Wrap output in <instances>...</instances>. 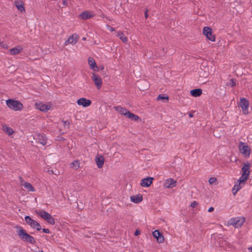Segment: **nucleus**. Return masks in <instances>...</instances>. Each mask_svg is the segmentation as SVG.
Segmentation results:
<instances>
[{
  "instance_id": "29",
  "label": "nucleus",
  "mask_w": 252,
  "mask_h": 252,
  "mask_svg": "<svg viewBox=\"0 0 252 252\" xmlns=\"http://www.w3.org/2000/svg\"><path fill=\"white\" fill-rule=\"evenodd\" d=\"M22 50V48L21 46H17L13 49L10 50V52L12 55H16L20 53Z\"/></svg>"
},
{
  "instance_id": "48",
  "label": "nucleus",
  "mask_w": 252,
  "mask_h": 252,
  "mask_svg": "<svg viewBox=\"0 0 252 252\" xmlns=\"http://www.w3.org/2000/svg\"><path fill=\"white\" fill-rule=\"evenodd\" d=\"M40 252H44L43 251H41Z\"/></svg>"
},
{
  "instance_id": "39",
  "label": "nucleus",
  "mask_w": 252,
  "mask_h": 252,
  "mask_svg": "<svg viewBox=\"0 0 252 252\" xmlns=\"http://www.w3.org/2000/svg\"><path fill=\"white\" fill-rule=\"evenodd\" d=\"M140 231H139V230H136V231H135V233H134V235H135V236H137V235H139V234H140Z\"/></svg>"
},
{
  "instance_id": "44",
  "label": "nucleus",
  "mask_w": 252,
  "mask_h": 252,
  "mask_svg": "<svg viewBox=\"0 0 252 252\" xmlns=\"http://www.w3.org/2000/svg\"><path fill=\"white\" fill-rule=\"evenodd\" d=\"M148 16V13H147V11H146L145 13V17L146 18H147Z\"/></svg>"
},
{
  "instance_id": "28",
  "label": "nucleus",
  "mask_w": 252,
  "mask_h": 252,
  "mask_svg": "<svg viewBox=\"0 0 252 252\" xmlns=\"http://www.w3.org/2000/svg\"><path fill=\"white\" fill-rule=\"evenodd\" d=\"M117 36H118L123 42L126 43L127 42V38L123 32H118Z\"/></svg>"
},
{
  "instance_id": "38",
  "label": "nucleus",
  "mask_w": 252,
  "mask_h": 252,
  "mask_svg": "<svg viewBox=\"0 0 252 252\" xmlns=\"http://www.w3.org/2000/svg\"><path fill=\"white\" fill-rule=\"evenodd\" d=\"M43 231L46 233H48L50 232L49 230L48 229H46V228H43Z\"/></svg>"
},
{
  "instance_id": "20",
  "label": "nucleus",
  "mask_w": 252,
  "mask_h": 252,
  "mask_svg": "<svg viewBox=\"0 0 252 252\" xmlns=\"http://www.w3.org/2000/svg\"><path fill=\"white\" fill-rule=\"evenodd\" d=\"M93 16H94V14H93L92 12L88 11H86L82 13L79 15V17L81 19L86 20V19H89V18L93 17Z\"/></svg>"
},
{
  "instance_id": "12",
  "label": "nucleus",
  "mask_w": 252,
  "mask_h": 252,
  "mask_svg": "<svg viewBox=\"0 0 252 252\" xmlns=\"http://www.w3.org/2000/svg\"><path fill=\"white\" fill-rule=\"evenodd\" d=\"M240 106L241 107L244 114H248L249 113V103L248 100L245 98H241L240 99Z\"/></svg>"
},
{
  "instance_id": "11",
  "label": "nucleus",
  "mask_w": 252,
  "mask_h": 252,
  "mask_svg": "<svg viewBox=\"0 0 252 252\" xmlns=\"http://www.w3.org/2000/svg\"><path fill=\"white\" fill-rule=\"evenodd\" d=\"M91 79L97 89L101 88L102 85V78L94 73H92Z\"/></svg>"
},
{
  "instance_id": "22",
  "label": "nucleus",
  "mask_w": 252,
  "mask_h": 252,
  "mask_svg": "<svg viewBox=\"0 0 252 252\" xmlns=\"http://www.w3.org/2000/svg\"><path fill=\"white\" fill-rule=\"evenodd\" d=\"M114 109L116 111H117V112L120 113L121 114L125 115L126 117L127 115V113H128V111H129L126 109L125 108H123V107H122L121 106H115V107H114Z\"/></svg>"
},
{
  "instance_id": "17",
  "label": "nucleus",
  "mask_w": 252,
  "mask_h": 252,
  "mask_svg": "<svg viewBox=\"0 0 252 252\" xmlns=\"http://www.w3.org/2000/svg\"><path fill=\"white\" fill-rule=\"evenodd\" d=\"M153 180L154 178L152 177L143 179L141 181L140 185L143 187H149L152 184Z\"/></svg>"
},
{
  "instance_id": "16",
  "label": "nucleus",
  "mask_w": 252,
  "mask_h": 252,
  "mask_svg": "<svg viewBox=\"0 0 252 252\" xmlns=\"http://www.w3.org/2000/svg\"><path fill=\"white\" fill-rule=\"evenodd\" d=\"M153 235L158 243H162L164 242V238L163 235L160 233L158 230H155L153 232Z\"/></svg>"
},
{
  "instance_id": "2",
  "label": "nucleus",
  "mask_w": 252,
  "mask_h": 252,
  "mask_svg": "<svg viewBox=\"0 0 252 252\" xmlns=\"http://www.w3.org/2000/svg\"><path fill=\"white\" fill-rule=\"evenodd\" d=\"M16 232L20 238L23 241H26L32 244L35 243V241L34 238L28 234L26 231L21 226L16 227Z\"/></svg>"
},
{
  "instance_id": "43",
  "label": "nucleus",
  "mask_w": 252,
  "mask_h": 252,
  "mask_svg": "<svg viewBox=\"0 0 252 252\" xmlns=\"http://www.w3.org/2000/svg\"><path fill=\"white\" fill-rule=\"evenodd\" d=\"M248 250L249 251V252H252V247L248 248Z\"/></svg>"
},
{
  "instance_id": "3",
  "label": "nucleus",
  "mask_w": 252,
  "mask_h": 252,
  "mask_svg": "<svg viewBox=\"0 0 252 252\" xmlns=\"http://www.w3.org/2000/svg\"><path fill=\"white\" fill-rule=\"evenodd\" d=\"M6 104L9 109L15 111H21L24 108L21 102L13 99H8L6 100Z\"/></svg>"
},
{
  "instance_id": "13",
  "label": "nucleus",
  "mask_w": 252,
  "mask_h": 252,
  "mask_svg": "<svg viewBox=\"0 0 252 252\" xmlns=\"http://www.w3.org/2000/svg\"><path fill=\"white\" fill-rule=\"evenodd\" d=\"M79 38V36L78 34L75 33L73 34L65 41L64 44L65 45H67L69 44L74 45L78 41Z\"/></svg>"
},
{
  "instance_id": "26",
  "label": "nucleus",
  "mask_w": 252,
  "mask_h": 252,
  "mask_svg": "<svg viewBox=\"0 0 252 252\" xmlns=\"http://www.w3.org/2000/svg\"><path fill=\"white\" fill-rule=\"evenodd\" d=\"M126 117L134 121H138L140 119L138 116L131 113L130 111H128V113H127Z\"/></svg>"
},
{
  "instance_id": "31",
  "label": "nucleus",
  "mask_w": 252,
  "mask_h": 252,
  "mask_svg": "<svg viewBox=\"0 0 252 252\" xmlns=\"http://www.w3.org/2000/svg\"><path fill=\"white\" fill-rule=\"evenodd\" d=\"M209 183L210 185H217L218 184V180L216 177H211L209 179Z\"/></svg>"
},
{
  "instance_id": "47",
  "label": "nucleus",
  "mask_w": 252,
  "mask_h": 252,
  "mask_svg": "<svg viewBox=\"0 0 252 252\" xmlns=\"http://www.w3.org/2000/svg\"><path fill=\"white\" fill-rule=\"evenodd\" d=\"M83 39L84 40H86V38H85V37H84V38H83Z\"/></svg>"
},
{
  "instance_id": "18",
  "label": "nucleus",
  "mask_w": 252,
  "mask_h": 252,
  "mask_svg": "<svg viewBox=\"0 0 252 252\" xmlns=\"http://www.w3.org/2000/svg\"><path fill=\"white\" fill-rule=\"evenodd\" d=\"M95 161L98 168H101L104 164V158L102 156L97 155L95 156Z\"/></svg>"
},
{
  "instance_id": "42",
  "label": "nucleus",
  "mask_w": 252,
  "mask_h": 252,
  "mask_svg": "<svg viewBox=\"0 0 252 252\" xmlns=\"http://www.w3.org/2000/svg\"><path fill=\"white\" fill-rule=\"evenodd\" d=\"M63 5H67V1H66V0H63Z\"/></svg>"
},
{
  "instance_id": "27",
  "label": "nucleus",
  "mask_w": 252,
  "mask_h": 252,
  "mask_svg": "<svg viewBox=\"0 0 252 252\" xmlns=\"http://www.w3.org/2000/svg\"><path fill=\"white\" fill-rule=\"evenodd\" d=\"M23 186L28 191H34V189L32 186L29 183L24 182L22 184Z\"/></svg>"
},
{
  "instance_id": "35",
  "label": "nucleus",
  "mask_w": 252,
  "mask_h": 252,
  "mask_svg": "<svg viewBox=\"0 0 252 252\" xmlns=\"http://www.w3.org/2000/svg\"><path fill=\"white\" fill-rule=\"evenodd\" d=\"M69 123L67 121H63V126L65 127L68 128L69 127Z\"/></svg>"
},
{
  "instance_id": "40",
  "label": "nucleus",
  "mask_w": 252,
  "mask_h": 252,
  "mask_svg": "<svg viewBox=\"0 0 252 252\" xmlns=\"http://www.w3.org/2000/svg\"><path fill=\"white\" fill-rule=\"evenodd\" d=\"M199 81L203 84L206 82V81H204L203 80V79L201 78V76H200V78H199Z\"/></svg>"
},
{
  "instance_id": "30",
  "label": "nucleus",
  "mask_w": 252,
  "mask_h": 252,
  "mask_svg": "<svg viewBox=\"0 0 252 252\" xmlns=\"http://www.w3.org/2000/svg\"><path fill=\"white\" fill-rule=\"evenodd\" d=\"M70 167L74 169H78L80 167V163L78 160H74L70 164Z\"/></svg>"
},
{
  "instance_id": "15",
  "label": "nucleus",
  "mask_w": 252,
  "mask_h": 252,
  "mask_svg": "<svg viewBox=\"0 0 252 252\" xmlns=\"http://www.w3.org/2000/svg\"><path fill=\"white\" fill-rule=\"evenodd\" d=\"M88 64L90 68L94 71L97 72L99 70V68L96 64L94 60L92 57H89L88 60Z\"/></svg>"
},
{
  "instance_id": "7",
  "label": "nucleus",
  "mask_w": 252,
  "mask_h": 252,
  "mask_svg": "<svg viewBox=\"0 0 252 252\" xmlns=\"http://www.w3.org/2000/svg\"><path fill=\"white\" fill-rule=\"evenodd\" d=\"M245 222V219L244 217H236L232 218L227 222V225H232L235 228L241 227Z\"/></svg>"
},
{
  "instance_id": "14",
  "label": "nucleus",
  "mask_w": 252,
  "mask_h": 252,
  "mask_svg": "<svg viewBox=\"0 0 252 252\" xmlns=\"http://www.w3.org/2000/svg\"><path fill=\"white\" fill-rule=\"evenodd\" d=\"M77 103L78 105L82 106L84 107H87L91 105L92 101L90 99L82 97L77 100Z\"/></svg>"
},
{
  "instance_id": "36",
  "label": "nucleus",
  "mask_w": 252,
  "mask_h": 252,
  "mask_svg": "<svg viewBox=\"0 0 252 252\" xmlns=\"http://www.w3.org/2000/svg\"><path fill=\"white\" fill-rule=\"evenodd\" d=\"M0 47L3 48H8V46L7 44L3 43L2 42H1L0 45Z\"/></svg>"
},
{
  "instance_id": "45",
  "label": "nucleus",
  "mask_w": 252,
  "mask_h": 252,
  "mask_svg": "<svg viewBox=\"0 0 252 252\" xmlns=\"http://www.w3.org/2000/svg\"><path fill=\"white\" fill-rule=\"evenodd\" d=\"M204 74L205 77H207L208 76V73L207 72H204Z\"/></svg>"
},
{
  "instance_id": "46",
  "label": "nucleus",
  "mask_w": 252,
  "mask_h": 252,
  "mask_svg": "<svg viewBox=\"0 0 252 252\" xmlns=\"http://www.w3.org/2000/svg\"><path fill=\"white\" fill-rule=\"evenodd\" d=\"M189 117H192L193 116V114L191 113H189Z\"/></svg>"
},
{
  "instance_id": "4",
  "label": "nucleus",
  "mask_w": 252,
  "mask_h": 252,
  "mask_svg": "<svg viewBox=\"0 0 252 252\" xmlns=\"http://www.w3.org/2000/svg\"><path fill=\"white\" fill-rule=\"evenodd\" d=\"M53 103L51 102L38 101L35 102L36 109L43 112L53 110Z\"/></svg>"
},
{
  "instance_id": "21",
  "label": "nucleus",
  "mask_w": 252,
  "mask_h": 252,
  "mask_svg": "<svg viewBox=\"0 0 252 252\" xmlns=\"http://www.w3.org/2000/svg\"><path fill=\"white\" fill-rule=\"evenodd\" d=\"M131 201L134 203H139L143 200L142 196L140 194L132 195L130 198Z\"/></svg>"
},
{
  "instance_id": "32",
  "label": "nucleus",
  "mask_w": 252,
  "mask_h": 252,
  "mask_svg": "<svg viewBox=\"0 0 252 252\" xmlns=\"http://www.w3.org/2000/svg\"><path fill=\"white\" fill-rule=\"evenodd\" d=\"M168 99H169V97L167 95L163 96V95H162L161 94L159 95L157 97L158 100H168Z\"/></svg>"
},
{
  "instance_id": "37",
  "label": "nucleus",
  "mask_w": 252,
  "mask_h": 252,
  "mask_svg": "<svg viewBox=\"0 0 252 252\" xmlns=\"http://www.w3.org/2000/svg\"><path fill=\"white\" fill-rule=\"evenodd\" d=\"M107 29H108V30L109 31H111V32L114 31V29L113 28H112V27H110V26H107Z\"/></svg>"
},
{
  "instance_id": "41",
  "label": "nucleus",
  "mask_w": 252,
  "mask_h": 252,
  "mask_svg": "<svg viewBox=\"0 0 252 252\" xmlns=\"http://www.w3.org/2000/svg\"><path fill=\"white\" fill-rule=\"evenodd\" d=\"M214 210V208L213 207H211L209 208L208 209V212H213V211Z\"/></svg>"
},
{
  "instance_id": "9",
  "label": "nucleus",
  "mask_w": 252,
  "mask_h": 252,
  "mask_svg": "<svg viewBox=\"0 0 252 252\" xmlns=\"http://www.w3.org/2000/svg\"><path fill=\"white\" fill-rule=\"evenodd\" d=\"M203 33L208 40L212 42L215 41L216 37L215 35L213 34L212 30L211 28L205 27L203 28Z\"/></svg>"
},
{
  "instance_id": "10",
  "label": "nucleus",
  "mask_w": 252,
  "mask_h": 252,
  "mask_svg": "<svg viewBox=\"0 0 252 252\" xmlns=\"http://www.w3.org/2000/svg\"><path fill=\"white\" fill-rule=\"evenodd\" d=\"M177 186V181L173 178H167L164 180L163 187L164 189H172Z\"/></svg>"
},
{
  "instance_id": "1",
  "label": "nucleus",
  "mask_w": 252,
  "mask_h": 252,
  "mask_svg": "<svg viewBox=\"0 0 252 252\" xmlns=\"http://www.w3.org/2000/svg\"><path fill=\"white\" fill-rule=\"evenodd\" d=\"M251 165L249 162L243 164L242 168V174L241 177L234 184L232 192L233 195H235L238 191L242 189L246 185L250 174Z\"/></svg>"
},
{
  "instance_id": "8",
  "label": "nucleus",
  "mask_w": 252,
  "mask_h": 252,
  "mask_svg": "<svg viewBox=\"0 0 252 252\" xmlns=\"http://www.w3.org/2000/svg\"><path fill=\"white\" fill-rule=\"evenodd\" d=\"M25 220L26 223L31 227L36 228L37 230L41 229V227L39 223L36 220H32L30 216H26L25 217Z\"/></svg>"
},
{
  "instance_id": "25",
  "label": "nucleus",
  "mask_w": 252,
  "mask_h": 252,
  "mask_svg": "<svg viewBox=\"0 0 252 252\" xmlns=\"http://www.w3.org/2000/svg\"><path fill=\"white\" fill-rule=\"evenodd\" d=\"M37 140L43 145H45L46 143V137L44 134H38L37 135Z\"/></svg>"
},
{
  "instance_id": "19",
  "label": "nucleus",
  "mask_w": 252,
  "mask_h": 252,
  "mask_svg": "<svg viewBox=\"0 0 252 252\" xmlns=\"http://www.w3.org/2000/svg\"><path fill=\"white\" fill-rule=\"evenodd\" d=\"M2 129L6 134L9 136H12L14 133V131L13 129L6 125H3L2 126Z\"/></svg>"
},
{
  "instance_id": "34",
  "label": "nucleus",
  "mask_w": 252,
  "mask_h": 252,
  "mask_svg": "<svg viewBox=\"0 0 252 252\" xmlns=\"http://www.w3.org/2000/svg\"><path fill=\"white\" fill-rule=\"evenodd\" d=\"M198 205V203L195 201H194L193 202H192L191 204H190V207H192V208H195Z\"/></svg>"
},
{
  "instance_id": "24",
  "label": "nucleus",
  "mask_w": 252,
  "mask_h": 252,
  "mask_svg": "<svg viewBox=\"0 0 252 252\" xmlns=\"http://www.w3.org/2000/svg\"><path fill=\"white\" fill-rule=\"evenodd\" d=\"M202 91L201 89L192 90L190 91V94L194 97H198L201 95Z\"/></svg>"
},
{
  "instance_id": "6",
  "label": "nucleus",
  "mask_w": 252,
  "mask_h": 252,
  "mask_svg": "<svg viewBox=\"0 0 252 252\" xmlns=\"http://www.w3.org/2000/svg\"><path fill=\"white\" fill-rule=\"evenodd\" d=\"M36 214L40 216L41 218L45 220L47 222L50 224L53 225L55 224V220L48 213L44 210L35 211Z\"/></svg>"
},
{
  "instance_id": "5",
  "label": "nucleus",
  "mask_w": 252,
  "mask_h": 252,
  "mask_svg": "<svg viewBox=\"0 0 252 252\" xmlns=\"http://www.w3.org/2000/svg\"><path fill=\"white\" fill-rule=\"evenodd\" d=\"M238 149L240 153L246 158L250 157L251 153L250 147L245 143L240 142L239 143Z\"/></svg>"
},
{
  "instance_id": "23",
  "label": "nucleus",
  "mask_w": 252,
  "mask_h": 252,
  "mask_svg": "<svg viewBox=\"0 0 252 252\" xmlns=\"http://www.w3.org/2000/svg\"><path fill=\"white\" fill-rule=\"evenodd\" d=\"M15 3L16 7L19 11L21 12L25 11L24 2L23 1L21 0H18L15 1Z\"/></svg>"
},
{
  "instance_id": "33",
  "label": "nucleus",
  "mask_w": 252,
  "mask_h": 252,
  "mask_svg": "<svg viewBox=\"0 0 252 252\" xmlns=\"http://www.w3.org/2000/svg\"><path fill=\"white\" fill-rule=\"evenodd\" d=\"M227 85L231 87H233V86H235L236 84H235V80L233 79H230L229 82H228Z\"/></svg>"
}]
</instances>
